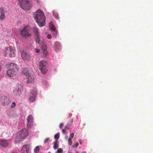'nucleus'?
Returning a JSON list of instances; mask_svg holds the SVG:
<instances>
[{
  "label": "nucleus",
  "mask_w": 153,
  "mask_h": 153,
  "mask_svg": "<svg viewBox=\"0 0 153 153\" xmlns=\"http://www.w3.org/2000/svg\"><path fill=\"white\" fill-rule=\"evenodd\" d=\"M39 150V146H36L34 149V152L35 153H38Z\"/></svg>",
  "instance_id": "23"
},
{
  "label": "nucleus",
  "mask_w": 153,
  "mask_h": 153,
  "mask_svg": "<svg viewBox=\"0 0 153 153\" xmlns=\"http://www.w3.org/2000/svg\"><path fill=\"white\" fill-rule=\"evenodd\" d=\"M31 28L29 26L25 27L21 31V34L24 37H29L31 35L30 30Z\"/></svg>",
  "instance_id": "7"
},
{
  "label": "nucleus",
  "mask_w": 153,
  "mask_h": 153,
  "mask_svg": "<svg viewBox=\"0 0 153 153\" xmlns=\"http://www.w3.org/2000/svg\"><path fill=\"white\" fill-rule=\"evenodd\" d=\"M21 56L24 60H29L30 59V55L25 51H22L21 52Z\"/></svg>",
  "instance_id": "12"
},
{
  "label": "nucleus",
  "mask_w": 153,
  "mask_h": 153,
  "mask_svg": "<svg viewBox=\"0 0 153 153\" xmlns=\"http://www.w3.org/2000/svg\"><path fill=\"white\" fill-rule=\"evenodd\" d=\"M74 136V133H72L70 134V138H71V139L72 138H73Z\"/></svg>",
  "instance_id": "30"
},
{
  "label": "nucleus",
  "mask_w": 153,
  "mask_h": 153,
  "mask_svg": "<svg viewBox=\"0 0 153 153\" xmlns=\"http://www.w3.org/2000/svg\"><path fill=\"white\" fill-rule=\"evenodd\" d=\"M63 125V123H60V125H59V128H62Z\"/></svg>",
  "instance_id": "35"
},
{
  "label": "nucleus",
  "mask_w": 153,
  "mask_h": 153,
  "mask_svg": "<svg viewBox=\"0 0 153 153\" xmlns=\"http://www.w3.org/2000/svg\"><path fill=\"white\" fill-rule=\"evenodd\" d=\"M28 135V131L26 128H24L19 131L17 134L15 138L16 143L24 140Z\"/></svg>",
  "instance_id": "2"
},
{
  "label": "nucleus",
  "mask_w": 153,
  "mask_h": 153,
  "mask_svg": "<svg viewBox=\"0 0 153 153\" xmlns=\"http://www.w3.org/2000/svg\"><path fill=\"white\" fill-rule=\"evenodd\" d=\"M13 93L16 95L19 96L21 94V90L18 88H16L14 90Z\"/></svg>",
  "instance_id": "16"
},
{
  "label": "nucleus",
  "mask_w": 153,
  "mask_h": 153,
  "mask_svg": "<svg viewBox=\"0 0 153 153\" xmlns=\"http://www.w3.org/2000/svg\"><path fill=\"white\" fill-rule=\"evenodd\" d=\"M34 18L39 26H44L45 24V17L43 11L40 9L37 10L34 14Z\"/></svg>",
  "instance_id": "1"
},
{
  "label": "nucleus",
  "mask_w": 153,
  "mask_h": 153,
  "mask_svg": "<svg viewBox=\"0 0 153 153\" xmlns=\"http://www.w3.org/2000/svg\"><path fill=\"white\" fill-rule=\"evenodd\" d=\"M42 49L44 54V55L46 56L48 54V52L47 50V47L46 45L43 44L42 46Z\"/></svg>",
  "instance_id": "17"
},
{
  "label": "nucleus",
  "mask_w": 153,
  "mask_h": 153,
  "mask_svg": "<svg viewBox=\"0 0 153 153\" xmlns=\"http://www.w3.org/2000/svg\"><path fill=\"white\" fill-rule=\"evenodd\" d=\"M10 69L7 71V76L9 77H13L17 74L19 71L18 66L16 64L11 63L9 65Z\"/></svg>",
  "instance_id": "3"
},
{
  "label": "nucleus",
  "mask_w": 153,
  "mask_h": 153,
  "mask_svg": "<svg viewBox=\"0 0 153 153\" xmlns=\"http://www.w3.org/2000/svg\"><path fill=\"white\" fill-rule=\"evenodd\" d=\"M58 16L57 15V16H56V17H57Z\"/></svg>",
  "instance_id": "44"
},
{
  "label": "nucleus",
  "mask_w": 153,
  "mask_h": 153,
  "mask_svg": "<svg viewBox=\"0 0 153 153\" xmlns=\"http://www.w3.org/2000/svg\"><path fill=\"white\" fill-rule=\"evenodd\" d=\"M68 144L69 145H71L72 144V140L71 138H70L68 140Z\"/></svg>",
  "instance_id": "26"
},
{
  "label": "nucleus",
  "mask_w": 153,
  "mask_h": 153,
  "mask_svg": "<svg viewBox=\"0 0 153 153\" xmlns=\"http://www.w3.org/2000/svg\"><path fill=\"white\" fill-rule=\"evenodd\" d=\"M59 146L58 145L57 143V141H56L54 142L53 148L54 149H57Z\"/></svg>",
  "instance_id": "22"
},
{
  "label": "nucleus",
  "mask_w": 153,
  "mask_h": 153,
  "mask_svg": "<svg viewBox=\"0 0 153 153\" xmlns=\"http://www.w3.org/2000/svg\"><path fill=\"white\" fill-rule=\"evenodd\" d=\"M11 153H17L15 152H12Z\"/></svg>",
  "instance_id": "43"
},
{
  "label": "nucleus",
  "mask_w": 153,
  "mask_h": 153,
  "mask_svg": "<svg viewBox=\"0 0 153 153\" xmlns=\"http://www.w3.org/2000/svg\"><path fill=\"white\" fill-rule=\"evenodd\" d=\"M0 145L3 147L7 146L8 145L7 141L4 140H0Z\"/></svg>",
  "instance_id": "19"
},
{
  "label": "nucleus",
  "mask_w": 153,
  "mask_h": 153,
  "mask_svg": "<svg viewBox=\"0 0 153 153\" xmlns=\"http://www.w3.org/2000/svg\"><path fill=\"white\" fill-rule=\"evenodd\" d=\"M54 13H53V16H54Z\"/></svg>",
  "instance_id": "42"
},
{
  "label": "nucleus",
  "mask_w": 153,
  "mask_h": 153,
  "mask_svg": "<svg viewBox=\"0 0 153 153\" xmlns=\"http://www.w3.org/2000/svg\"><path fill=\"white\" fill-rule=\"evenodd\" d=\"M37 94V92L36 90H35L31 93L29 98V100L30 102H33L35 101Z\"/></svg>",
  "instance_id": "10"
},
{
  "label": "nucleus",
  "mask_w": 153,
  "mask_h": 153,
  "mask_svg": "<svg viewBox=\"0 0 153 153\" xmlns=\"http://www.w3.org/2000/svg\"><path fill=\"white\" fill-rule=\"evenodd\" d=\"M0 101L4 105L9 104L10 100L9 98L6 96L1 97L0 98Z\"/></svg>",
  "instance_id": "11"
},
{
  "label": "nucleus",
  "mask_w": 153,
  "mask_h": 153,
  "mask_svg": "<svg viewBox=\"0 0 153 153\" xmlns=\"http://www.w3.org/2000/svg\"><path fill=\"white\" fill-rule=\"evenodd\" d=\"M16 103L13 102H12V105L11 106V108H14L16 106Z\"/></svg>",
  "instance_id": "27"
},
{
  "label": "nucleus",
  "mask_w": 153,
  "mask_h": 153,
  "mask_svg": "<svg viewBox=\"0 0 153 153\" xmlns=\"http://www.w3.org/2000/svg\"><path fill=\"white\" fill-rule=\"evenodd\" d=\"M66 130L64 128L62 129V132L63 133H64L66 131Z\"/></svg>",
  "instance_id": "36"
},
{
  "label": "nucleus",
  "mask_w": 153,
  "mask_h": 153,
  "mask_svg": "<svg viewBox=\"0 0 153 153\" xmlns=\"http://www.w3.org/2000/svg\"><path fill=\"white\" fill-rule=\"evenodd\" d=\"M30 146L29 144L24 145L22 148L21 153H30Z\"/></svg>",
  "instance_id": "9"
},
{
  "label": "nucleus",
  "mask_w": 153,
  "mask_h": 153,
  "mask_svg": "<svg viewBox=\"0 0 153 153\" xmlns=\"http://www.w3.org/2000/svg\"><path fill=\"white\" fill-rule=\"evenodd\" d=\"M82 153H86V152L85 151L82 152Z\"/></svg>",
  "instance_id": "39"
},
{
  "label": "nucleus",
  "mask_w": 153,
  "mask_h": 153,
  "mask_svg": "<svg viewBox=\"0 0 153 153\" xmlns=\"http://www.w3.org/2000/svg\"><path fill=\"white\" fill-rule=\"evenodd\" d=\"M4 11L2 7H0V19L3 20L5 18Z\"/></svg>",
  "instance_id": "14"
},
{
  "label": "nucleus",
  "mask_w": 153,
  "mask_h": 153,
  "mask_svg": "<svg viewBox=\"0 0 153 153\" xmlns=\"http://www.w3.org/2000/svg\"><path fill=\"white\" fill-rule=\"evenodd\" d=\"M61 48V45L58 42H56L54 44V49L56 51H58L60 50Z\"/></svg>",
  "instance_id": "13"
},
{
  "label": "nucleus",
  "mask_w": 153,
  "mask_h": 153,
  "mask_svg": "<svg viewBox=\"0 0 153 153\" xmlns=\"http://www.w3.org/2000/svg\"><path fill=\"white\" fill-rule=\"evenodd\" d=\"M47 37L48 39H50L51 38V36L50 34H48L47 35Z\"/></svg>",
  "instance_id": "34"
},
{
  "label": "nucleus",
  "mask_w": 153,
  "mask_h": 153,
  "mask_svg": "<svg viewBox=\"0 0 153 153\" xmlns=\"http://www.w3.org/2000/svg\"><path fill=\"white\" fill-rule=\"evenodd\" d=\"M66 139H67V137H66Z\"/></svg>",
  "instance_id": "45"
},
{
  "label": "nucleus",
  "mask_w": 153,
  "mask_h": 153,
  "mask_svg": "<svg viewBox=\"0 0 153 153\" xmlns=\"http://www.w3.org/2000/svg\"><path fill=\"white\" fill-rule=\"evenodd\" d=\"M22 74L25 76V77L30 74L29 71V70L27 68H25L23 69Z\"/></svg>",
  "instance_id": "18"
},
{
  "label": "nucleus",
  "mask_w": 153,
  "mask_h": 153,
  "mask_svg": "<svg viewBox=\"0 0 153 153\" xmlns=\"http://www.w3.org/2000/svg\"><path fill=\"white\" fill-rule=\"evenodd\" d=\"M40 38L39 37V35H36L35 36V40L36 42L38 44L40 43Z\"/></svg>",
  "instance_id": "21"
},
{
  "label": "nucleus",
  "mask_w": 153,
  "mask_h": 153,
  "mask_svg": "<svg viewBox=\"0 0 153 153\" xmlns=\"http://www.w3.org/2000/svg\"><path fill=\"white\" fill-rule=\"evenodd\" d=\"M49 138H46V139H45V143H47L49 141Z\"/></svg>",
  "instance_id": "33"
},
{
  "label": "nucleus",
  "mask_w": 153,
  "mask_h": 153,
  "mask_svg": "<svg viewBox=\"0 0 153 153\" xmlns=\"http://www.w3.org/2000/svg\"><path fill=\"white\" fill-rule=\"evenodd\" d=\"M1 67L0 66V71H1Z\"/></svg>",
  "instance_id": "41"
},
{
  "label": "nucleus",
  "mask_w": 153,
  "mask_h": 153,
  "mask_svg": "<svg viewBox=\"0 0 153 153\" xmlns=\"http://www.w3.org/2000/svg\"><path fill=\"white\" fill-rule=\"evenodd\" d=\"M15 48L10 47H6L4 49L3 53L6 56L11 58L14 57L15 56Z\"/></svg>",
  "instance_id": "4"
},
{
  "label": "nucleus",
  "mask_w": 153,
  "mask_h": 153,
  "mask_svg": "<svg viewBox=\"0 0 153 153\" xmlns=\"http://www.w3.org/2000/svg\"><path fill=\"white\" fill-rule=\"evenodd\" d=\"M47 62L46 60H42L39 63V67L41 72L44 74H45L47 71Z\"/></svg>",
  "instance_id": "6"
},
{
  "label": "nucleus",
  "mask_w": 153,
  "mask_h": 153,
  "mask_svg": "<svg viewBox=\"0 0 153 153\" xmlns=\"http://www.w3.org/2000/svg\"><path fill=\"white\" fill-rule=\"evenodd\" d=\"M35 51L36 53H39L40 52V51L39 49L36 48L35 49Z\"/></svg>",
  "instance_id": "31"
},
{
  "label": "nucleus",
  "mask_w": 153,
  "mask_h": 153,
  "mask_svg": "<svg viewBox=\"0 0 153 153\" xmlns=\"http://www.w3.org/2000/svg\"><path fill=\"white\" fill-rule=\"evenodd\" d=\"M33 30L34 32L35 33V36L39 35L38 30L37 28H33Z\"/></svg>",
  "instance_id": "24"
},
{
  "label": "nucleus",
  "mask_w": 153,
  "mask_h": 153,
  "mask_svg": "<svg viewBox=\"0 0 153 153\" xmlns=\"http://www.w3.org/2000/svg\"><path fill=\"white\" fill-rule=\"evenodd\" d=\"M27 79V82L28 83H32L33 82L34 78L33 76L31 74L29 75L26 77Z\"/></svg>",
  "instance_id": "15"
},
{
  "label": "nucleus",
  "mask_w": 153,
  "mask_h": 153,
  "mask_svg": "<svg viewBox=\"0 0 153 153\" xmlns=\"http://www.w3.org/2000/svg\"><path fill=\"white\" fill-rule=\"evenodd\" d=\"M59 137V133H58L56 134H55L54 135V138L56 140H58Z\"/></svg>",
  "instance_id": "25"
},
{
  "label": "nucleus",
  "mask_w": 153,
  "mask_h": 153,
  "mask_svg": "<svg viewBox=\"0 0 153 153\" xmlns=\"http://www.w3.org/2000/svg\"><path fill=\"white\" fill-rule=\"evenodd\" d=\"M18 1L20 7L23 9L28 10L30 9L31 6L28 0H18Z\"/></svg>",
  "instance_id": "5"
},
{
  "label": "nucleus",
  "mask_w": 153,
  "mask_h": 153,
  "mask_svg": "<svg viewBox=\"0 0 153 153\" xmlns=\"http://www.w3.org/2000/svg\"><path fill=\"white\" fill-rule=\"evenodd\" d=\"M75 153H79V152L78 151H76Z\"/></svg>",
  "instance_id": "40"
},
{
  "label": "nucleus",
  "mask_w": 153,
  "mask_h": 153,
  "mask_svg": "<svg viewBox=\"0 0 153 153\" xmlns=\"http://www.w3.org/2000/svg\"><path fill=\"white\" fill-rule=\"evenodd\" d=\"M79 143L80 144H82V142L81 141H80L79 142Z\"/></svg>",
  "instance_id": "38"
},
{
  "label": "nucleus",
  "mask_w": 153,
  "mask_h": 153,
  "mask_svg": "<svg viewBox=\"0 0 153 153\" xmlns=\"http://www.w3.org/2000/svg\"><path fill=\"white\" fill-rule=\"evenodd\" d=\"M62 149L61 148H59L58 149L57 153H62Z\"/></svg>",
  "instance_id": "28"
},
{
  "label": "nucleus",
  "mask_w": 153,
  "mask_h": 153,
  "mask_svg": "<svg viewBox=\"0 0 153 153\" xmlns=\"http://www.w3.org/2000/svg\"><path fill=\"white\" fill-rule=\"evenodd\" d=\"M69 128V126L68 125H66L65 127V129H68Z\"/></svg>",
  "instance_id": "32"
},
{
  "label": "nucleus",
  "mask_w": 153,
  "mask_h": 153,
  "mask_svg": "<svg viewBox=\"0 0 153 153\" xmlns=\"http://www.w3.org/2000/svg\"><path fill=\"white\" fill-rule=\"evenodd\" d=\"M50 29L53 31V32H54L55 33V35H54V36H55L57 35V31L56 30V28L55 27V26L54 25H52L51 26H50Z\"/></svg>",
  "instance_id": "20"
},
{
  "label": "nucleus",
  "mask_w": 153,
  "mask_h": 153,
  "mask_svg": "<svg viewBox=\"0 0 153 153\" xmlns=\"http://www.w3.org/2000/svg\"><path fill=\"white\" fill-rule=\"evenodd\" d=\"M55 34H55V33L54 32H53V36H54V35H55ZM56 35L55 36V37H56Z\"/></svg>",
  "instance_id": "37"
},
{
  "label": "nucleus",
  "mask_w": 153,
  "mask_h": 153,
  "mask_svg": "<svg viewBox=\"0 0 153 153\" xmlns=\"http://www.w3.org/2000/svg\"><path fill=\"white\" fill-rule=\"evenodd\" d=\"M78 144H79L78 143H77L73 146V147H74L76 148L78 146Z\"/></svg>",
  "instance_id": "29"
},
{
  "label": "nucleus",
  "mask_w": 153,
  "mask_h": 153,
  "mask_svg": "<svg viewBox=\"0 0 153 153\" xmlns=\"http://www.w3.org/2000/svg\"><path fill=\"white\" fill-rule=\"evenodd\" d=\"M26 123L27 126V128H30L33 126V117L32 115H30L27 117Z\"/></svg>",
  "instance_id": "8"
}]
</instances>
